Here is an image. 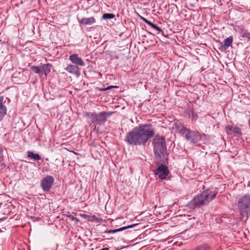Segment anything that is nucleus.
<instances>
[{
	"mask_svg": "<svg viewBox=\"0 0 250 250\" xmlns=\"http://www.w3.org/2000/svg\"><path fill=\"white\" fill-rule=\"evenodd\" d=\"M146 24L149 25L151 27H152L153 29L154 28V27L156 26L155 24H153L149 21H148L146 22Z\"/></svg>",
	"mask_w": 250,
	"mask_h": 250,
	"instance_id": "b1692460",
	"label": "nucleus"
},
{
	"mask_svg": "<svg viewBox=\"0 0 250 250\" xmlns=\"http://www.w3.org/2000/svg\"><path fill=\"white\" fill-rule=\"evenodd\" d=\"M54 182V178L52 176L47 175L41 181V187L43 191H49Z\"/></svg>",
	"mask_w": 250,
	"mask_h": 250,
	"instance_id": "1a4fd4ad",
	"label": "nucleus"
},
{
	"mask_svg": "<svg viewBox=\"0 0 250 250\" xmlns=\"http://www.w3.org/2000/svg\"><path fill=\"white\" fill-rule=\"evenodd\" d=\"M153 144L155 160L166 162L168 157L165 138L163 136L156 137L153 139Z\"/></svg>",
	"mask_w": 250,
	"mask_h": 250,
	"instance_id": "7ed1b4c3",
	"label": "nucleus"
},
{
	"mask_svg": "<svg viewBox=\"0 0 250 250\" xmlns=\"http://www.w3.org/2000/svg\"><path fill=\"white\" fill-rule=\"evenodd\" d=\"M52 65L50 63L44 64L39 66H32L31 70L40 75L44 74L46 76L51 71Z\"/></svg>",
	"mask_w": 250,
	"mask_h": 250,
	"instance_id": "0eeeda50",
	"label": "nucleus"
},
{
	"mask_svg": "<svg viewBox=\"0 0 250 250\" xmlns=\"http://www.w3.org/2000/svg\"><path fill=\"white\" fill-rule=\"evenodd\" d=\"M5 100L3 96L0 97V120H2L6 114L7 108L5 105Z\"/></svg>",
	"mask_w": 250,
	"mask_h": 250,
	"instance_id": "f8f14e48",
	"label": "nucleus"
},
{
	"mask_svg": "<svg viewBox=\"0 0 250 250\" xmlns=\"http://www.w3.org/2000/svg\"><path fill=\"white\" fill-rule=\"evenodd\" d=\"M68 218H69L72 221H75L76 222L79 221V219L75 217L73 215H69L67 216Z\"/></svg>",
	"mask_w": 250,
	"mask_h": 250,
	"instance_id": "412c9836",
	"label": "nucleus"
},
{
	"mask_svg": "<svg viewBox=\"0 0 250 250\" xmlns=\"http://www.w3.org/2000/svg\"><path fill=\"white\" fill-rule=\"evenodd\" d=\"M155 29H156L157 31H158V32H162L163 34H164V32L163 31V30L161 29V28L159 27H158V26H157L156 25V26L154 27V28Z\"/></svg>",
	"mask_w": 250,
	"mask_h": 250,
	"instance_id": "393cba45",
	"label": "nucleus"
},
{
	"mask_svg": "<svg viewBox=\"0 0 250 250\" xmlns=\"http://www.w3.org/2000/svg\"><path fill=\"white\" fill-rule=\"evenodd\" d=\"M181 133L183 137L190 143H196L197 142V136L189 129L185 128L181 130Z\"/></svg>",
	"mask_w": 250,
	"mask_h": 250,
	"instance_id": "6e6552de",
	"label": "nucleus"
},
{
	"mask_svg": "<svg viewBox=\"0 0 250 250\" xmlns=\"http://www.w3.org/2000/svg\"><path fill=\"white\" fill-rule=\"evenodd\" d=\"M64 69L76 77H79L80 75L79 68L76 65L69 64Z\"/></svg>",
	"mask_w": 250,
	"mask_h": 250,
	"instance_id": "9b49d317",
	"label": "nucleus"
},
{
	"mask_svg": "<svg viewBox=\"0 0 250 250\" xmlns=\"http://www.w3.org/2000/svg\"><path fill=\"white\" fill-rule=\"evenodd\" d=\"M146 24L149 25L151 27H152L153 29L154 28V27L156 26L155 24H153L149 21H148L146 22Z\"/></svg>",
	"mask_w": 250,
	"mask_h": 250,
	"instance_id": "4be33fe9",
	"label": "nucleus"
},
{
	"mask_svg": "<svg viewBox=\"0 0 250 250\" xmlns=\"http://www.w3.org/2000/svg\"><path fill=\"white\" fill-rule=\"evenodd\" d=\"M196 250H210V248L208 245L204 244L197 247Z\"/></svg>",
	"mask_w": 250,
	"mask_h": 250,
	"instance_id": "6ab92c4d",
	"label": "nucleus"
},
{
	"mask_svg": "<svg viewBox=\"0 0 250 250\" xmlns=\"http://www.w3.org/2000/svg\"><path fill=\"white\" fill-rule=\"evenodd\" d=\"M111 115L110 113H107L105 112H101L98 114L89 113L88 116L91 119L92 123H96L97 125H103L106 121V118L108 116Z\"/></svg>",
	"mask_w": 250,
	"mask_h": 250,
	"instance_id": "423d86ee",
	"label": "nucleus"
},
{
	"mask_svg": "<svg viewBox=\"0 0 250 250\" xmlns=\"http://www.w3.org/2000/svg\"><path fill=\"white\" fill-rule=\"evenodd\" d=\"M241 34H242V37L247 38L250 41V32L248 30L243 29L242 30Z\"/></svg>",
	"mask_w": 250,
	"mask_h": 250,
	"instance_id": "a211bd4d",
	"label": "nucleus"
},
{
	"mask_svg": "<svg viewBox=\"0 0 250 250\" xmlns=\"http://www.w3.org/2000/svg\"><path fill=\"white\" fill-rule=\"evenodd\" d=\"M137 225V224L128 225V226H126V227H122V228H121L120 229H118L110 230L108 231V232H109V233L117 232H118V231H122V230H125V229H127L132 228H133V227H135V226H136Z\"/></svg>",
	"mask_w": 250,
	"mask_h": 250,
	"instance_id": "dca6fc26",
	"label": "nucleus"
},
{
	"mask_svg": "<svg viewBox=\"0 0 250 250\" xmlns=\"http://www.w3.org/2000/svg\"><path fill=\"white\" fill-rule=\"evenodd\" d=\"M233 42V37L230 36L225 39L224 41V43H221V49L223 50H226L231 45Z\"/></svg>",
	"mask_w": 250,
	"mask_h": 250,
	"instance_id": "2eb2a0df",
	"label": "nucleus"
},
{
	"mask_svg": "<svg viewBox=\"0 0 250 250\" xmlns=\"http://www.w3.org/2000/svg\"><path fill=\"white\" fill-rule=\"evenodd\" d=\"M27 156L28 157L33 159L35 160H40L41 157L38 154H35L33 152L28 151L27 152Z\"/></svg>",
	"mask_w": 250,
	"mask_h": 250,
	"instance_id": "f3484780",
	"label": "nucleus"
},
{
	"mask_svg": "<svg viewBox=\"0 0 250 250\" xmlns=\"http://www.w3.org/2000/svg\"><path fill=\"white\" fill-rule=\"evenodd\" d=\"M226 130L228 133H234L235 135L239 137L242 135L241 129L237 126H227Z\"/></svg>",
	"mask_w": 250,
	"mask_h": 250,
	"instance_id": "ddd939ff",
	"label": "nucleus"
},
{
	"mask_svg": "<svg viewBox=\"0 0 250 250\" xmlns=\"http://www.w3.org/2000/svg\"><path fill=\"white\" fill-rule=\"evenodd\" d=\"M146 24L149 25L151 27H152L153 29L154 28V27L156 26L155 24H153L149 21H148L146 22Z\"/></svg>",
	"mask_w": 250,
	"mask_h": 250,
	"instance_id": "5701e85b",
	"label": "nucleus"
},
{
	"mask_svg": "<svg viewBox=\"0 0 250 250\" xmlns=\"http://www.w3.org/2000/svg\"><path fill=\"white\" fill-rule=\"evenodd\" d=\"M192 118L193 119H194L195 120H196L198 118V116L197 114H194L193 113V112H192Z\"/></svg>",
	"mask_w": 250,
	"mask_h": 250,
	"instance_id": "a878e982",
	"label": "nucleus"
},
{
	"mask_svg": "<svg viewBox=\"0 0 250 250\" xmlns=\"http://www.w3.org/2000/svg\"><path fill=\"white\" fill-rule=\"evenodd\" d=\"M151 124L140 125L133 128L125 137V141L130 145L145 146L154 135Z\"/></svg>",
	"mask_w": 250,
	"mask_h": 250,
	"instance_id": "f257e3e1",
	"label": "nucleus"
},
{
	"mask_svg": "<svg viewBox=\"0 0 250 250\" xmlns=\"http://www.w3.org/2000/svg\"><path fill=\"white\" fill-rule=\"evenodd\" d=\"M115 15L112 13H105L102 17L103 19H112L115 17Z\"/></svg>",
	"mask_w": 250,
	"mask_h": 250,
	"instance_id": "aec40b11",
	"label": "nucleus"
},
{
	"mask_svg": "<svg viewBox=\"0 0 250 250\" xmlns=\"http://www.w3.org/2000/svg\"><path fill=\"white\" fill-rule=\"evenodd\" d=\"M217 191H211L209 189L203 191L200 195L195 196L190 202V206L194 208H200L208 204L217 194Z\"/></svg>",
	"mask_w": 250,
	"mask_h": 250,
	"instance_id": "f03ea898",
	"label": "nucleus"
},
{
	"mask_svg": "<svg viewBox=\"0 0 250 250\" xmlns=\"http://www.w3.org/2000/svg\"><path fill=\"white\" fill-rule=\"evenodd\" d=\"M168 159H167L166 161H159L158 160H156V165L157 168L154 171V175L158 176V177L163 180L166 178V177L168 175L169 171L167 166L168 164Z\"/></svg>",
	"mask_w": 250,
	"mask_h": 250,
	"instance_id": "39448f33",
	"label": "nucleus"
},
{
	"mask_svg": "<svg viewBox=\"0 0 250 250\" xmlns=\"http://www.w3.org/2000/svg\"><path fill=\"white\" fill-rule=\"evenodd\" d=\"M238 207L241 216L246 217V219L250 216V195L246 194L239 198L238 201Z\"/></svg>",
	"mask_w": 250,
	"mask_h": 250,
	"instance_id": "20e7f679",
	"label": "nucleus"
},
{
	"mask_svg": "<svg viewBox=\"0 0 250 250\" xmlns=\"http://www.w3.org/2000/svg\"><path fill=\"white\" fill-rule=\"evenodd\" d=\"M141 19H142L145 23H146V22L148 21V20L146 19V18L141 17Z\"/></svg>",
	"mask_w": 250,
	"mask_h": 250,
	"instance_id": "bb28decb",
	"label": "nucleus"
},
{
	"mask_svg": "<svg viewBox=\"0 0 250 250\" xmlns=\"http://www.w3.org/2000/svg\"><path fill=\"white\" fill-rule=\"evenodd\" d=\"M249 125H250V120L249 121Z\"/></svg>",
	"mask_w": 250,
	"mask_h": 250,
	"instance_id": "cd10ccee",
	"label": "nucleus"
},
{
	"mask_svg": "<svg viewBox=\"0 0 250 250\" xmlns=\"http://www.w3.org/2000/svg\"><path fill=\"white\" fill-rule=\"evenodd\" d=\"M69 60L76 65L84 66L85 63L79 57L78 54H73L69 56Z\"/></svg>",
	"mask_w": 250,
	"mask_h": 250,
	"instance_id": "9d476101",
	"label": "nucleus"
},
{
	"mask_svg": "<svg viewBox=\"0 0 250 250\" xmlns=\"http://www.w3.org/2000/svg\"><path fill=\"white\" fill-rule=\"evenodd\" d=\"M78 21L79 23L83 25H91L96 22V20L93 17H91L79 19Z\"/></svg>",
	"mask_w": 250,
	"mask_h": 250,
	"instance_id": "4468645a",
	"label": "nucleus"
}]
</instances>
